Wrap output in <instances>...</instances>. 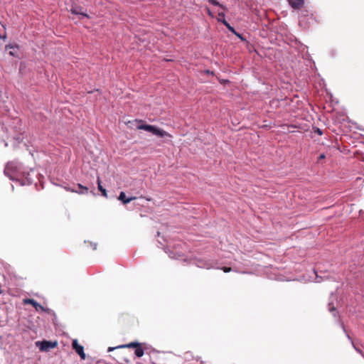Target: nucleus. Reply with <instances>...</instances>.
Here are the masks:
<instances>
[{
	"label": "nucleus",
	"mask_w": 364,
	"mask_h": 364,
	"mask_svg": "<svg viewBox=\"0 0 364 364\" xmlns=\"http://www.w3.org/2000/svg\"><path fill=\"white\" fill-rule=\"evenodd\" d=\"M288 1L290 6L295 9H300L304 4V0H288Z\"/></svg>",
	"instance_id": "obj_9"
},
{
	"label": "nucleus",
	"mask_w": 364,
	"mask_h": 364,
	"mask_svg": "<svg viewBox=\"0 0 364 364\" xmlns=\"http://www.w3.org/2000/svg\"><path fill=\"white\" fill-rule=\"evenodd\" d=\"M134 353L139 358H141L143 356V355L144 353V350L142 348L141 343H139V346L135 348Z\"/></svg>",
	"instance_id": "obj_13"
},
{
	"label": "nucleus",
	"mask_w": 364,
	"mask_h": 364,
	"mask_svg": "<svg viewBox=\"0 0 364 364\" xmlns=\"http://www.w3.org/2000/svg\"><path fill=\"white\" fill-rule=\"evenodd\" d=\"M207 11H208V15H209L210 17H213V13L210 11V10L208 8H207Z\"/></svg>",
	"instance_id": "obj_21"
},
{
	"label": "nucleus",
	"mask_w": 364,
	"mask_h": 364,
	"mask_svg": "<svg viewBox=\"0 0 364 364\" xmlns=\"http://www.w3.org/2000/svg\"><path fill=\"white\" fill-rule=\"evenodd\" d=\"M140 343L138 342H131L127 344L121 345L119 346H117V348H136Z\"/></svg>",
	"instance_id": "obj_12"
},
{
	"label": "nucleus",
	"mask_w": 364,
	"mask_h": 364,
	"mask_svg": "<svg viewBox=\"0 0 364 364\" xmlns=\"http://www.w3.org/2000/svg\"><path fill=\"white\" fill-rule=\"evenodd\" d=\"M209 3L213 4V5H215V6H220L221 8L223 9V6L222 5H220L219 4V2H218L216 0H208Z\"/></svg>",
	"instance_id": "obj_16"
},
{
	"label": "nucleus",
	"mask_w": 364,
	"mask_h": 364,
	"mask_svg": "<svg viewBox=\"0 0 364 364\" xmlns=\"http://www.w3.org/2000/svg\"><path fill=\"white\" fill-rule=\"evenodd\" d=\"M9 48L14 50H11V51L9 52V54H10L11 55H12V56H15V55H16L15 48H14V47H13V46H10Z\"/></svg>",
	"instance_id": "obj_18"
},
{
	"label": "nucleus",
	"mask_w": 364,
	"mask_h": 364,
	"mask_svg": "<svg viewBox=\"0 0 364 364\" xmlns=\"http://www.w3.org/2000/svg\"><path fill=\"white\" fill-rule=\"evenodd\" d=\"M234 33V34H235V35H236L239 38H240L241 40H244V38H242V35H241V34H240V33H237L236 31H235V33Z\"/></svg>",
	"instance_id": "obj_19"
},
{
	"label": "nucleus",
	"mask_w": 364,
	"mask_h": 364,
	"mask_svg": "<svg viewBox=\"0 0 364 364\" xmlns=\"http://www.w3.org/2000/svg\"><path fill=\"white\" fill-rule=\"evenodd\" d=\"M72 346L73 348L75 350V352L80 356L81 359L85 360L86 355L84 352V348L82 346L78 343L76 339L73 341Z\"/></svg>",
	"instance_id": "obj_5"
},
{
	"label": "nucleus",
	"mask_w": 364,
	"mask_h": 364,
	"mask_svg": "<svg viewBox=\"0 0 364 364\" xmlns=\"http://www.w3.org/2000/svg\"><path fill=\"white\" fill-rule=\"evenodd\" d=\"M24 304H31L32 305L36 311L41 310L43 311L44 308L38 302H36L34 299H23Z\"/></svg>",
	"instance_id": "obj_6"
},
{
	"label": "nucleus",
	"mask_w": 364,
	"mask_h": 364,
	"mask_svg": "<svg viewBox=\"0 0 364 364\" xmlns=\"http://www.w3.org/2000/svg\"><path fill=\"white\" fill-rule=\"evenodd\" d=\"M4 172L11 180H14L18 176H25L26 174L23 165L16 161H9Z\"/></svg>",
	"instance_id": "obj_2"
},
{
	"label": "nucleus",
	"mask_w": 364,
	"mask_h": 364,
	"mask_svg": "<svg viewBox=\"0 0 364 364\" xmlns=\"http://www.w3.org/2000/svg\"><path fill=\"white\" fill-rule=\"evenodd\" d=\"M0 294H1V291L0 290Z\"/></svg>",
	"instance_id": "obj_27"
},
{
	"label": "nucleus",
	"mask_w": 364,
	"mask_h": 364,
	"mask_svg": "<svg viewBox=\"0 0 364 364\" xmlns=\"http://www.w3.org/2000/svg\"><path fill=\"white\" fill-rule=\"evenodd\" d=\"M98 190L102 193V195L105 197L107 196L106 190L101 185V181L100 177H97V180Z\"/></svg>",
	"instance_id": "obj_14"
},
{
	"label": "nucleus",
	"mask_w": 364,
	"mask_h": 364,
	"mask_svg": "<svg viewBox=\"0 0 364 364\" xmlns=\"http://www.w3.org/2000/svg\"><path fill=\"white\" fill-rule=\"evenodd\" d=\"M183 246L184 244L183 242H179L172 249L168 250V255L172 259H181L183 257Z\"/></svg>",
	"instance_id": "obj_3"
},
{
	"label": "nucleus",
	"mask_w": 364,
	"mask_h": 364,
	"mask_svg": "<svg viewBox=\"0 0 364 364\" xmlns=\"http://www.w3.org/2000/svg\"><path fill=\"white\" fill-rule=\"evenodd\" d=\"M316 282H321V280H319V279H318V277H316Z\"/></svg>",
	"instance_id": "obj_25"
},
{
	"label": "nucleus",
	"mask_w": 364,
	"mask_h": 364,
	"mask_svg": "<svg viewBox=\"0 0 364 364\" xmlns=\"http://www.w3.org/2000/svg\"><path fill=\"white\" fill-rule=\"evenodd\" d=\"M221 269H223L224 272H230L232 271L231 267H226L221 268Z\"/></svg>",
	"instance_id": "obj_17"
},
{
	"label": "nucleus",
	"mask_w": 364,
	"mask_h": 364,
	"mask_svg": "<svg viewBox=\"0 0 364 364\" xmlns=\"http://www.w3.org/2000/svg\"><path fill=\"white\" fill-rule=\"evenodd\" d=\"M134 122L138 124L136 126L137 129L146 131L151 133L153 135L161 138H173V136L171 134L164 130L163 129L154 125L144 124L143 120L136 119Z\"/></svg>",
	"instance_id": "obj_1"
},
{
	"label": "nucleus",
	"mask_w": 364,
	"mask_h": 364,
	"mask_svg": "<svg viewBox=\"0 0 364 364\" xmlns=\"http://www.w3.org/2000/svg\"><path fill=\"white\" fill-rule=\"evenodd\" d=\"M326 156L324 154H322L319 156L318 159H325Z\"/></svg>",
	"instance_id": "obj_24"
},
{
	"label": "nucleus",
	"mask_w": 364,
	"mask_h": 364,
	"mask_svg": "<svg viewBox=\"0 0 364 364\" xmlns=\"http://www.w3.org/2000/svg\"><path fill=\"white\" fill-rule=\"evenodd\" d=\"M65 189L68 191H70V192H73V193H75V190L74 189H72L70 188H65Z\"/></svg>",
	"instance_id": "obj_22"
},
{
	"label": "nucleus",
	"mask_w": 364,
	"mask_h": 364,
	"mask_svg": "<svg viewBox=\"0 0 364 364\" xmlns=\"http://www.w3.org/2000/svg\"><path fill=\"white\" fill-rule=\"evenodd\" d=\"M116 348H117V347H109L108 348V351L109 352L112 351V350H114Z\"/></svg>",
	"instance_id": "obj_23"
},
{
	"label": "nucleus",
	"mask_w": 364,
	"mask_h": 364,
	"mask_svg": "<svg viewBox=\"0 0 364 364\" xmlns=\"http://www.w3.org/2000/svg\"><path fill=\"white\" fill-rule=\"evenodd\" d=\"M225 14L224 12H219L218 13V21L222 22L229 31H230L232 33H235V30L233 27H232L224 18Z\"/></svg>",
	"instance_id": "obj_7"
},
{
	"label": "nucleus",
	"mask_w": 364,
	"mask_h": 364,
	"mask_svg": "<svg viewBox=\"0 0 364 364\" xmlns=\"http://www.w3.org/2000/svg\"><path fill=\"white\" fill-rule=\"evenodd\" d=\"M36 346L41 351L47 352L50 349L55 348L57 346V343L48 341H36Z\"/></svg>",
	"instance_id": "obj_4"
},
{
	"label": "nucleus",
	"mask_w": 364,
	"mask_h": 364,
	"mask_svg": "<svg viewBox=\"0 0 364 364\" xmlns=\"http://www.w3.org/2000/svg\"><path fill=\"white\" fill-rule=\"evenodd\" d=\"M316 132L318 134V135H322L323 134V132L320 129H317Z\"/></svg>",
	"instance_id": "obj_20"
},
{
	"label": "nucleus",
	"mask_w": 364,
	"mask_h": 364,
	"mask_svg": "<svg viewBox=\"0 0 364 364\" xmlns=\"http://www.w3.org/2000/svg\"><path fill=\"white\" fill-rule=\"evenodd\" d=\"M118 199L123 202L124 204H127L132 200L136 199L135 197L127 198L124 192H121L118 197Z\"/></svg>",
	"instance_id": "obj_11"
},
{
	"label": "nucleus",
	"mask_w": 364,
	"mask_h": 364,
	"mask_svg": "<svg viewBox=\"0 0 364 364\" xmlns=\"http://www.w3.org/2000/svg\"><path fill=\"white\" fill-rule=\"evenodd\" d=\"M70 11L73 14L80 15V16H82L84 17L90 18V16L87 14L82 11L81 7H79V6L73 7L70 9Z\"/></svg>",
	"instance_id": "obj_10"
},
{
	"label": "nucleus",
	"mask_w": 364,
	"mask_h": 364,
	"mask_svg": "<svg viewBox=\"0 0 364 364\" xmlns=\"http://www.w3.org/2000/svg\"><path fill=\"white\" fill-rule=\"evenodd\" d=\"M196 264L197 267H198L200 268H205V269H211L213 267L212 264L208 261H203L201 259H198L196 261Z\"/></svg>",
	"instance_id": "obj_8"
},
{
	"label": "nucleus",
	"mask_w": 364,
	"mask_h": 364,
	"mask_svg": "<svg viewBox=\"0 0 364 364\" xmlns=\"http://www.w3.org/2000/svg\"><path fill=\"white\" fill-rule=\"evenodd\" d=\"M330 311H335V309L334 308L330 309Z\"/></svg>",
	"instance_id": "obj_26"
},
{
	"label": "nucleus",
	"mask_w": 364,
	"mask_h": 364,
	"mask_svg": "<svg viewBox=\"0 0 364 364\" xmlns=\"http://www.w3.org/2000/svg\"><path fill=\"white\" fill-rule=\"evenodd\" d=\"M78 188H80V191H76L75 193H77L79 194H85L88 192V188L86 186H84L81 185L80 183L77 184Z\"/></svg>",
	"instance_id": "obj_15"
}]
</instances>
